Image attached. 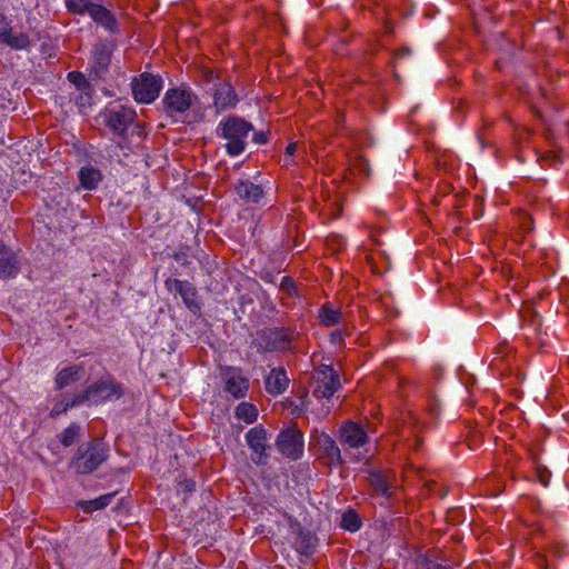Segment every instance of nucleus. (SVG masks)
Wrapping results in <instances>:
<instances>
[{
	"label": "nucleus",
	"instance_id": "f257e3e1",
	"mask_svg": "<svg viewBox=\"0 0 569 569\" xmlns=\"http://www.w3.org/2000/svg\"><path fill=\"white\" fill-rule=\"evenodd\" d=\"M251 131H253L252 123L238 116H228L216 129L217 137L226 141V152L231 157H237L246 150Z\"/></svg>",
	"mask_w": 569,
	"mask_h": 569
},
{
	"label": "nucleus",
	"instance_id": "f03ea898",
	"mask_svg": "<svg viewBox=\"0 0 569 569\" xmlns=\"http://www.w3.org/2000/svg\"><path fill=\"white\" fill-rule=\"evenodd\" d=\"M109 457V447L101 439H91L78 448L70 461V467L78 475H89L96 471Z\"/></svg>",
	"mask_w": 569,
	"mask_h": 569
},
{
	"label": "nucleus",
	"instance_id": "7ed1b4c3",
	"mask_svg": "<svg viewBox=\"0 0 569 569\" xmlns=\"http://www.w3.org/2000/svg\"><path fill=\"white\" fill-rule=\"evenodd\" d=\"M260 347L269 352L295 350L300 333L292 327L266 328L258 333Z\"/></svg>",
	"mask_w": 569,
	"mask_h": 569
},
{
	"label": "nucleus",
	"instance_id": "20e7f679",
	"mask_svg": "<svg viewBox=\"0 0 569 569\" xmlns=\"http://www.w3.org/2000/svg\"><path fill=\"white\" fill-rule=\"evenodd\" d=\"M309 449L315 458L326 467H340L343 463L340 448L337 442L325 432L311 435Z\"/></svg>",
	"mask_w": 569,
	"mask_h": 569
},
{
	"label": "nucleus",
	"instance_id": "39448f33",
	"mask_svg": "<svg viewBox=\"0 0 569 569\" xmlns=\"http://www.w3.org/2000/svg\"><path fill=\"white\" fill-rule=\"evenodd\" d=\"M100 118L112 133L126 138L128 128L137 118V112L130 107L110 103L100 112Z\"/></svg>",
	"mask_w": 569,
	"mask_h": 569
},
{
	"label": "nucleus",
	"instance_id": "423d86ee",
	"mask_svg": "<svg viewBox=\"0 0 569 569\" xmlns=\"http://www.w3.org/2000/svg\"><path fill=\"white\" fill-rule=\"evenodd\" d=\"M81 395L84 402L92 400L98 403L102 401L118 400L123 396V386L109 377L107 379H99L88 386Z\"/></svg>",
	"mask_w": 569,
	"mask_h": 569
},
{
	"label": "nucleus",
	"instance_id": "0eeeda50",
	"mask_svg": "<svg viewBox=\"0 0 569 569\" xmlns=\"http://www.w3.org/2000/svg\"><path fill=\"white\" fill-rule=\"evenodd\" d=\"M162 88V80L151 73L143 72L131 81V90L134 100L139 103L153 102Z\"/></svg>",
	"mask_w": 569,
	"mask_h": 569
},
{
	"label": "nucleus",
	"instance_id": "6e6552de",
	"mask_svg": "<svg viewBox=\"0 0 569 569\" xmlns=\"http://www.w3.org/2000/svg\"><path fill=\"white\" fill-rule=\"evenodd\" d=\"M196 99L197 96L190 88H170L166 91L162 99L164 112L171 118L184 113L190 109Z\"/></svg>",
	"mask_w": 569,
	"mask_h": 569
},
{
	"label": "nucleus",
	"instance_id": "1a4fd4ad",
	"mask_svg": "<svg viewBox=\"0 0 569 569\" xmlns=\"http://www.w3.org/2000/svg\"><path fill=\"white\" fill-rule=\"evenodd\" d=\"M276 445L282 456L298 460L303 453V433L297 427L287 428L279 433Z\"/></svg>",
	"mask_w": 569,
	"mask_h": 569
},
{
	"label": "nucleus",
	"instance_id": "9d476101",
	"mask_svg": "<svg viewBox=\"0 0 569 569\" xmlns=\"http://www.w3.org/2000/svg\"><path fill=\"white\" fill-rule=\"evenodd\" d=\"M316 388L313 396L316 398H330L340 388L338 372L328 365H320L315 371Z\"/></svg>",
	"mask_w": 569,
	"mask_h": 569
},
{
	"label": "nucleus",
	"instance_id": "9b49d317",
	"mask_svg": "<svg viewBox=\"0 0 569 569\" xmlns=\"http://www.w3.org/2000/svg\"><path fill=\"white\" fill-rule=\"evenodd\" d=\"M0 43L14 51H29L32 46L29 34L16 31L3 13H0Z\"/></svg>",
	"mask_w": 569,
	"mask_h": 569
},
{
	"label": "nucleus",
	"instance_id": "f8f14e48",
	"mask_svg": "<svg viewBox=\"0 0 569 569\" xmlns=\"http://www.w3.org/2000/svg\"><path fill=\"white\" fill-rule=\"evenodd\" d=\"M212 106L216 113L231 110L239 103V97L233 86L228 80H219L213 84Z\"/></svg>",
	"mask_w": 569,
	"mask_h": 569
},
{
	"label": "nucleus",
	"instance_id": "ddd939ff",
	"mask_svg": "<svg viewBox=\"0 0 569 569\" xmlns=\"http://www.w3.org/2000/svg\"><path fill=\"white\" fill-rule=\"evenodd\" d=\"M246 441L251 449V460L256 465H263L269 457L267 450L268 436L267 430L262 426H256L246 433Z\"/></svg>",
	"mask_w": 569,
	"mask_h": 569
},
{
	"label": "nucleus",
	"instance_id": "4468645a",
	"mask_svg": "<svg viewBox=\"0 0 569 569\" xmlns=\"http://www.w3.org/2000/svg\"><path fill=\"white\" fill-rule=\"evenodd\" d=\"M166 287L170 291H174L178 293L186 307L192 311L197 312L200 310V303L198 302V292L196 287L187 281V280H179V279H168L166 281Z\"/></svg>",
	"mask_w": 569,
	"mask_h": 569
},
{
	"label": "nucleus",
	"instance_id": "2eb2a0df",
	"mask_svg": "<svg viewBox=\"0 0 569 569\" xmlns=\"http://www.w3.org/2000/svg\"><path fill=\"white\" fill-rule=\"evenodd\" d=\"M93 22L102 27L110 33L118 34L120 32L119 22L114 13L102 6L101 3L93 2L87 12Z\"/></svg>",
	"mask_w": 569,
	"mask_h": 569
},
{
	"label": "nucleus",
	"instance_id": "dca6fc26",
	"mask_svg": "<svg viewBox=\"0 0 569 569\" xmlns=\"http://www.w3.org/2000/svg\"><path fill=\"white\" fill-rule=\"evenodd\" d=\"M340 440L343 446L359 449L368 443L369 437L359 423L348 421L340 429Z\"/></svg>",
	"mask_w": 569,
	"mask_h": 569
},
{
	"label": "nucleus",
	"instance_id": "f3484780",
	"mask_svg": "<svg viewBox=\"0 0 569 569\" xmlns=\"http://www.w3.org/2000/svg\"><path fill=\"white\" fill-rule=\"evenodd\" d=\"M393 475L389 471L371 470L368 473V483L377 496L390 498L392 495Z\"/></svg>",
	"mask_w": 569,
	"mask_h": 569
},
{
	"label": "nucleus",
	"instance_id": "a211bd4d",
	"mask_svg": "<svg viewBox=\"0 0 569 569\" xmlns=\"http://www.w3.org/2000/svg\"><path fill=\"white\" fill-rule=\"evenodd\" d=\"M20 267L17 254L0 240V278H14L19 273Z\"/></svg>",
	"mask_w": 569,
	"mask_h": 569
},
{
	"label": "nucleus",
	"instance_id": "6ab92c4d",
	"mask_svg": "<svg viewBox=\"0 0 569 569\" xmlns=\"http://www.w3.org/2000/svg\"><path fill=\"white\" fill-rule=\"evenodd\" d=\"M319 321L325 327H332L340 322L349 323L351 321L350 311H342L340 308H335L331 303L321 306L318 312Z\"/></svg>",
	"mask_w": 569,
	"mask_h": 569
},
{
	"label": "nucleus",
	"instance_id": "aec40b11",
	"mask_svg": "<svg viewBox=\"0 0 569 569\" xmlns=\"http://www.w3.org/2000/svg\"><path fill=\"white\" fill-rule=\"evenodd\" d=\"M289 382L284 368H272L266 377L264 387L269 395L279 396L287 390Z\"/></svg>",
	"mask_w": 569,
	"mask_h": 569
},
{
	"label": "nucleus",
	"instance_id": "412c9836",
	"mask_svg": "<svg viewBox=\"0 0 569 569\" xmlns=\"http://www.w3.org/2000/svg\"><path fill=\"white\" fill-rule=\"evenodd\" d=\"M234 190L238 197L248 203H259L264 196L262 187L249 180H239L234 184Z\"/></svg>",
	"mask_w": 569,
	"mask_h": 569
},
{
	"label": "nucleus",
	"instance_id": "4be33fe9",
	"mask_svg": "<svg viewBox=\"0 0 569 569\" xmlns=\"http://www.w3.org/2000/svg\"><path fill=\"white\" fill-rule=\"evenodd\" d=\"M84 369L82 366L73 365L61 369L54 378V388L61 390L82 377Z\"/></svg>",
	"mask_w": 569,
	"mask_h": 569
},
{
	"label": "nucleus",
	"instance_id": "5701e85b",
	"mask_svg": "<svg viewBox=\"0 0 569 569\" xmlns=\"http://www.w3.org/2000/svg\"><path fill=\"white\" fill-rule=\"evenodd\" d=\"M92 58L91 74L96 78H101L111 61V53L106 46L99 44L94 47Z\"/></svg>",
	"mask_w": 569,
	"mask_h": 569
},
{
	"label": "nucleus",
	"instance_id": "b1692460",
	"mask_svg": "<svg viewBox=\"0 0 569 569\" xmlns=\"http://www.w3.org/2000/svg\"><path fill=\"white\" fill-rule=\"evenodd\" d=\"M511 357V347L507 342H501L493 350V358L490 367L499 371L501 375L509 369V359Z\"/></svg>",
	"mask_w": 569,
	"mask_h": 569
},
{
	"label": "nucleus",
	"instance_id": "393cba45",
	"mask_svg": "<svg viewBox=\"0 0 569 569\" xmlns=\"http://www.w3.org/2000/svg\"><path fill=\"white\" fill-rule=\"evenodd\" d=\"M318 539L315 535L306 530H298L293 541V548L300 555L310 556L316 550Z\"/></svg>",
	"mask_w": 569,
	"mask_h": 569
},
{
	"label": "nucleus",
	"instance_id": "a878e982",
	"mask_svg": "<svg viewBox=\"0 0 569 569\" xmlns=\"http://www.w3.org/2000/svg\"><path fill=\"white\" fill-rule=\"evenodd\" d=\"M249 389V381L240 373H232L227 378L226 391L234 398H244Z\"/></svg>",
	"mask_w": 569,
	"mask_h": 569
},
{
	"label": "nucleus",
	"instance_id": "bb28decb",
	"mask_svg": "<svg viewBox=\"0 0 569 569\" xmlns=\"http://www.w3.org/2000/svg\"><path fill=\"white\" fill-rule=\"evenodd\" d=\"M81 186L87 190H93L102 179L101 171L92 166L82 167L78 173Z\"/></svg>",
	"mask_w": 569,
	"mask_h": 569
},
{
	"label": "nucleus",
	"instance_id": "cd10ccee",
	"mask_svg": "<svg viewBox=\"0 0 569 569\" xmlns=\"http://www.w3.org/2000/svg\"><path fill=\"white\" fill-rule=\"evenodd\" d=\"M83 402H84V400L82 398L81 392L74 395L72 398H63L53 405V407L50 411V417L57 418L60 415L66 413L71 408H73L78 405H81Z\"/></svg>",
	"mask_w": 569,
	"mask_h": 569
},
{
	"label": "nucleus",
	"instance_id": "c85d7f7f",
	"mask_svg": "<svg viewBox=\"0 0 569 569\" xmlns=\"http://www.w3.org/2000/svg\"><path fill=\"white\" fill-rule=\"evenodd\" d=\"M529 460L531 466L535 469L537 480L545 487H547L550 482L551 472L547 467L541 465L538 452L533 449H529Z\"/></svg>",
	"mask_w": 569,
	"mask_h": 569
},
{
	"label": "nucleus",
	"instance_id": "c756f323",
	"mask_svg": "<svg viewBox=\"0 0 569 569\" xmlns=\"http://www.w3.org/2000/svg\"><path fill=\"white\" fill-rule=\"evenodd\" d=\"M117 492H110L102 495L98 498L87 500V501H80L78 506L87 513L100 510L109 506L113 498L116 497Z\"/></svg>",
	"mask_w": 569,
	"mask_h": 569
},
{
	"label": "nucleus",
	"instance_id": "7c9ffc66",
	"mask_svg": "<svg viewBox=\"0 0 569 569\" xmlns=\"http://www.w3.org/2000/svg\"><path fill=\"white\" fill-rule=\"evenodd\" d=\"M361 518L356 510L348 509L341 515L340 526L345 530L356 532L361 528Z\"/></svg>",
	"mask_w": 569,
	"mask_h": 569
},
{
	"label": "nucleus",
	"instance_id": "2f4dec72",
	"mask_svg": "<svg viewBox=\"0 0 569 569\" xmlns=\"http://www.w3.org/2000/svg\"><path fill=\"white\" fill-rule=\"evenodd\" d=\"M81 436V426L77 422H71L60 435V442L63 447L68 448L76 443Z\"/></svg>",
	"mask_w": 569,
	"mask_h": 569
},
{
	"label": "nucleus",
	"instance_id": "473e14b6",
	"mask_svg": "<svg viewBox=\"0 0 569 569\" xmlns=\"http://www.w3.org/2000/svg\"><path fill=\"white\" fill-rule=\"evenodd\" d=\"M236 417L247 423H253L258 418V410L252 403L241 402L236 408Z\"/></svg>",
	"mask_w": 569,
	"mask_h": 569
},
{
	"label": "nucleus",
	"instance_id": "72a5a7b5",
	"mask_svg": "<svg viewBox=\"0 0 569 569\" xmlns=\"http://www.w3.org/2000/svg\"><path fill=\"white\" fill-rule=\"evenodd\" d=\"M93 2L91 0H64L66 9L71 14H86L88 8Z\"/></svg>",
	"mask_w": 569,
	"mask_h": 569
},
{
	"label": "nucleus",
	"instance_id": "f704fd0d",
	"mask_svg": "<svg viewBox=\"0 0 569 569\" xmlns=\"http://www.w3.org/2000/svg\"><path fill=\"white\" fill-rule=\"evenodd\" d=\"M355 330V326L352 322L345 323L343 328L336 329L330 333V340L333 345L342 346L345 342V338L349 337Z\"/></svg>",
	"mask_w": 569,
	"mask_h": 569
},
{
	"label": "nucleus",
	"instance_id": "c9c22d12",
	"mask_svg": "<svg viewBox=\"0 0 569 569\" xmlns=\"http://www.w3.org/2000/svg\"><path fill=\"white\" fill-rule=\"evenodd\" d=\"M68 80L76 86V88L80 90H91V83L84 77L83 73L79 71H71L67 76Z\"/></svg>",
	"mask_w": 569,
	"mask_h": 569
},
{
	"label": "nucleus",
	"instance_id": "e433bc0d",
	"mask_svg": "<svg viewBox=\"0 0 569 569\" xmlns=\"http://www.w3.org/2000/svg\"><path fill=\"white\" fill-rule=\"evenodd\" d=\"M92 94L93 88L91 90H80L79 94L76 97V104L80 108L81 111H86L92 106Z\"/></svg>",
	"mask_w": 569,
	"mask_h": 569
},
{
	"label": "nucleus",
	"instance_id": "4c0bfd02",
	"mask_svg": "<svg viewBox=\"0 0 569 569\" xmlns=\"http://www.w3.org/2000/svg\"><path fill=\"white\" fill-rule=\"evenodd\" d=\"M280 289L288 295H292L296 289L295 281L290 277H283L280 283Z\"/></svg>",
	"mask_w": 569,
	"mask_h": 569
},
{
	"label": "nucleus",
	"instance_id": "58836bf2",
	"mask_svg": "<svg viewBox=\"0 0 569 569\" xmlns=\"http://www.w3.org/2000/svg\"><path fill=\"white\" fill-rule=\"evenodd\" d=\"M252 140L257 144H266L268 142V133L264 131H254Z\"/></svg>",
	"mask_w": 569,
	"mask_h": 569
},
{
	"label": "nucleus",
	"instance_id": "ea45409f",
	"mask_svg": "<svg viewBox=\"0 0 569 569\" xmlns=\"http://www.w3.org/2000/svg\"><path fill=\"white\" fill-rule=\"evenodd\" d=\"M203 77L209 82H218L221 80L218 76L214 74V72L210 69L203 70Z\"/></svg>",
	"mask_w": 569,
	"mask_h": 569
},
{
	"label": "nucleus",
	"instance_id": "a19ab883",
	"mask_svg": "<svg viewBox=\"0 0 569 569\" xmlns=\"http://www.w3.org/2000/svg\"><path fill=\"white\" fill-rule=\"evenodd\" d=\"M298 150V144L297 142H290L287 148H286V156L288 157H292L296 151Z\"/></svg>",
	"mask_w": 569,
	"mask_h": 569
},
{
	"label": "nucleus",
	"instance_id": "79ce46f5",
	"mask_svg": "<svg viewBox=\"0 0 569 569\" xmlns=\"http://www.w3.org/2000/svg\"><path fill=\"white\" fill-rule=\"evenodd\" d=\"M194 486H196V485H194V482H193V481L188 480V481H186V482L183 483V489H184L186 491H192V490L194 489Z\"/></svg>",
	"mask_w": 569,
	"mask_h": 569
},
{
	"label": "nucleus",
	"instance_id": "37998d69",
	"mask_svg": "<svg viewBox=\"0 0 569 569\" xmlns=\"http://www.w3.org/2000/svg\"><path fill=\"white\" fill-rule=\"evenodd\" d=\"M415 437H416V445H415V450H418L419 449V446L422 443V440L421 438L417 435V426L415 425Z\"/></svg>",
	"mask_w": 569,
	"mask_h": 569
},
{
	"label": "nucleus",
	"instance_id": "c03bdc74",
	"mask_svg": "<svg viewBox=\"0 0 569 569\" xmlns=\"http://www.w3.org/2000/svg\"><path fill=\"white\" fill-rule=\"evenodd\" d=\"M439 188L441 194H448L451 191V187L449 184H443Z\"/></svg>",
	"mask_w": 569,
	"mask_h": 569
},
{
	"label": "nucleus",
	"instance_id": "a18cd8bd",
	"mask_svg": "<svg viewBox=\"0 0 569 569\" xmlns=\"http://www.w3.org/2000/svg\"><path fill=\"white\" fill-rule=\"evenodd\" d=\"M429 569H452L451 567L449 566H443V565H440V563H433L429 567Z\"/></svg>",
	"mask_w": 569,
	"mask_h": 569
},
{
	"label": "nucleus",
	"instance_id": "49530a36",
	"mask_svg": "<svg viewBox=\"0 0 569 569\" xmlns=\"http://www.w3.org/2000/svg\"><path fill=\"white\" fill-rule=\"evenodd\" d=\"M296 164L295 160H286L284 166Z\"/></svg>",
	"mask_w": 569,
	"mask_h": 569
},
{
	"label": "nucleus",
	"instance_id": "de8ad7c7",
	"mask_svg": "<svg viewBox=\"0 0 569 569\" xmlns=\"http://www.w3.org/2000/svg\"><path fill=\"white\" fill-rule=\"evenodd\" d=\"M440 203V200L438 198L433 199V204L438 206Z\"/></svg>",
	"mask_w": 569,
	"mask_h": 569
}]
</instances>
